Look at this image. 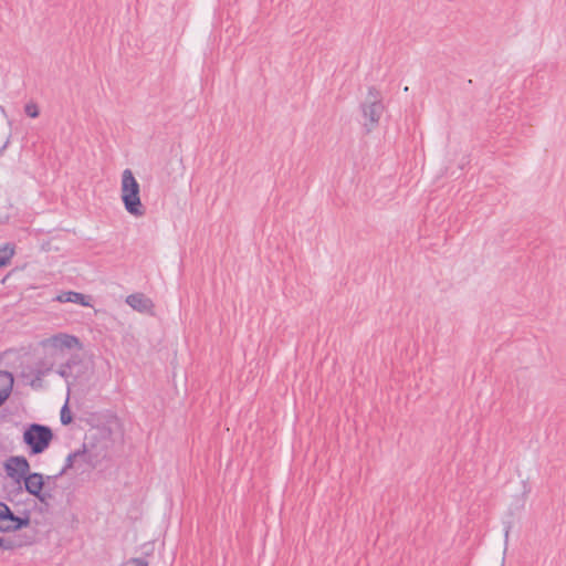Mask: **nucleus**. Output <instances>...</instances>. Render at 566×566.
I'll use <instances>...</instances> for the list:
<instances>
[{
    "mask_svg": "<svg viewBox=\"0 0 566 566\" xmlns=\"http://www.w3.org/2000/svg\"><path fill=\"white\" fill-rule=\"evenodd\" d=\"M78 451H84L85 455L80 457V469L83 468V464H87L91 468H95L98 463L97 455H94L92 450L87 448L86 443L82 446V449Z\"/></svg>",
    "mask_w": 566,
    "mask_h": 566,
    "instance_id": "11",
    "label": "nucleus"
},
{
    "mask_svg": "<svg viewBox=\"0 0 566 566\" xmlns=\"http://www.w3.org/2000/svg\"><path fill=\"white\" fill-rule=\"evenodd\" d=\"M45 479L51 480L52 476H44L41 473L30 472L22 481L24 482L25 491L36 497L41 503L49 504L53 495L44 490Z\"/></svg>",
    "mask_w": 566,
    "mask_h": 566,
    "instance_id": "4",
    "label": "nucleus"
},
{
    "mask_svg": "<svg viewBox=\"0 0 566 566\" xmlns=\"http://www.w3.org/2000/svg\"><path fill=\"white\" fill-rule=\"evenodd\" d=\"M14 545L11 541H6L4 538L0 537V548L10 551L13 549Z\"/></svg>",
    "mask_w": 566,
    "mask_h": 566,
    "instance_id": "19",
    "label": "nucleus"
},
{
    "mask_svg": "<svg viewBox=\"0 0 566 566\" xmlns=\"http://www.w3.org/2000/svg\"><path fill=\"white\" fill-rule=\"evenodd\" d=\"M360 111L364 117L363 126L367 133H370L378 126L385 111L382 96L376 87L370 86L368 88L367 97L360 104Z\"/></svg>",
    "mask_w": 566,
    "mask_h": 566,
    "instance_id": "2",
    "label": "nucleus"
},
{
    "mask_svg": "<svg viewBox=\"0 0 566 566\" xmlns=\"http://www.w3.org/2000/svg\"><path fill=\"white\" fill-rule=\"evenodd\" d=\"M24 112L28 116L36 118L40 114L39 107L35 103L31 102L24 106Z\"/></svg>",
    "mask_w": 566,
    "mask_h": 566,
    "instance_id": "15",
    "label": "nucleus"
},
{
    "mask_svg": "<svg viewBox=\"0 0 566 566\" xmlns=\"http://www.w3.org/2000/svg\"><path fill=\"white\" fill-rule=\"evenodd\" d=\"M61 422L63 424H69L72 422V416L67 405H64L61 409Z\"/></svg>",
    "mask_w": 566,
    "mask_h": 566,
    "instance_id": "16",
    "label": "nucleus"
},
{
    "mask_svg": "<svg viewBox=\"0 0 566 566\" xmlns=\"http://www.w3.org/2000/svg\"><path fill=\"white\" fill-rule=\"evenodd\" d=\"M43 344H50L53 348L60 350L82 347L81 342L76 336L64 333H60L50 337L49 339L43 342Z\"/></svg>",
    "mask_w": 566,
    "mask_h": 566,
    "instance_id": "6",
    "label": "nucleus"
},
{
    "mask_svg": "<svg viewBox=\"0 0 566 566\" xmlns=\"http://www.w3.org/2000/svg\"><path fill=\"white\" fill-rule=\"evenodd\" d=\"M85 455L84 451H74L66 458V462L59 475L65 474L70 469H80V457Z\"/></svg>",
    "mask_w": 566,
    "mask_h": 566,
    "instance_id": "10",
    "label": "nucleus"
},
{
    "mask_svg": "<svg viewBox=\"0 0 566 566\" xmlns=\"http://www.w3.org/2000/svg\"><path fill=\"white\" fill-rule=\"evenodd\" d=\"M8 398H9L8 392L6 394L3 390L0 391V406H2Z\"/></svg>",
    "mask_w": 566,
    "mask_h": 566,
    "instance_id": "22",
    "label": "nucleus"
},
{
    "mask_svg": "<svg viewBox=\"0 0 566 566\" xmlns=\"http://www.w3.org/2000/svg\"><path fill=\"white\" fill-rule=\"evenodd\" d=\"M126 303L134 310L147 313L153 307V302L149 297L145 296L143 293L130 294L126 297Z\"/></svg>",
    "mask_w": 566,
    "mask_h": 566,
    "instance_id": "7",
    "label": "nucleus"
},
{
    "mask_svg": "<svg viewBox=\"0 0 566 566\" xmlns=\"http://www.w3.org/2000/svg\"><path fill=\"white\" fill-rule=\"evenodd\" d=\"M53 439V432L48 426L32 423L23 433V442L30 448L31 454L44 452Z\"/></svg>",
    "mask_w": 566,
    "mask_h": 566,
    "instance_id": "3",
    "label": "nucleus"
},
{
    "mask_svg": "<svg viewBox=\"0 0 566 566\" xmlns=\"http://www.w3.org/2000/svg\"><path fill=\"white\" fill-rule=\"evenodd\" d=\"M14 513L4 503L0 502V532H9Z\"/></svg>",
    "mask_w": 566,
    "mask_h": 566,
    "instance_id": "9",
    "label": "nucleus"
},
{
    "mask_svg": "<svg viewBox=\"0 0 566 566\" xmlns=\"http://www.w3.org/2000/svg\"><path fill=\"white\" fill-rule=\"evenodd\" d=\"M13 387V376L9 371L0 370V391H4L10 396Z\"/></svg>",
    "mask_w": 566,
    "mask_h": 566,
    "instance_id": "12",
    "label": "nucleus"
},
{
    "mask_svg": "<svg viewBox=\"0 0 566 566\" xmlns=\"http://www.w3.org/2000/svg\"><path fill=\"white\" fill-rule=\"evenodd\" d=\"M14 255V245L7 243L0 247V268L9 264L10 260Z\"/></svg>",
    "mask_w": 566,
    "mask_h": 566,
    "instance_id": "13",
    "label": "nucleus"
},
{
    "mask_svg": "<svg viewBox=\"0 0 566 566\" xmlns=\"http://www.w3.org/2000/svg\"><path fill=\"white\" fill-rule=\"evenodd\" d=\"M140 187L130 169L122 174L120 197L126 211L135 217H143L146 209L140 201Z\"/></svg>",
    "mask_w": 566,
    "mask_h": 566,
    "instance_id": "1",
    "label": "nucleus"
},
{
    "mask_svg": "<svg viewBox=\"0 0 566 566\" xmlns=\"http://www.w3.org/2000/svg\"><path fill=\"white\" fill-rule=\"evenodd\" d=\"M30 524L29 517H20L17 515H13L12 522L9 527V532H14L18 530H21L22 527H27Z\"/></svg>",
    "mask_w": 566,
    "mask_h": 566,
    "instance_id": "14",
    "label": "nucleus"
},
{
    "mask_svg": "<svg viewBox=\"0 0 566 566\" xmlns=\"http://www.w3.org/2000/svg\"><path fill=\"white\" fill-rule=\"evenodd\" d=\"M124 566H148V563L143 558H130Z\"/></svg>",
    "mask_w": 566,
    "mask_h": 566,
    "instance_id": "17",
    "label": "nucleus"
},
{
    "mask_svg": "<svg viewBox=\"0 0 566 566\" xmlns=\"http://www.w3.org/2000/svg\"><path fill=\"white\" fill-rule=\"evenodd\" d=\"M70 367H71L70 363H67V364H65V365H62V366L60 367V369L57 370V374H59L61 377H63V378L67 379V378L70 377V375H71V374H70V370H69V369H70Z\"/></svg>",
    "mask_w": 566,
    "mask_h": 566,
    "instance_id": "18",
    "label": "nucleus"
},
{
    "mask_svg": "<svg viewBox=\"0 0 566 566\" xmlns=\"http://www.w3.org/2000/svg\"><path fill=\"white\" fill-rule=\"evenodd\" d=\"M32 388H41L42 386V377L35 375V377L30 382Z\"/></svg>",
    "mask_w": 566,
    "mask_h": 566,
    "instance_id": "21",
    "label": "nucleus"
},
{
    "mask_svg": "<svg viewBox=\"0 0 566 566\" xmlns=\"http://www.w3.org/2000/svg\"><path fill=\"white\" fill-rule=\"evenodd\" d=\"M4 469L7 475L18 483L30 473V464L28 460L21 455L10 457L4 463Z\"/></svg>",
    "mask_w": 566,
    "mask_h": 566,
    "instance_id": "5",
    "label": "nucleus"
},
{
    "mask_svg": "<svg viewBox=\"0 0 566 566\" xmlns=\"http://www.w3.org/2000/svg\"><path fill=\"white\" fill-rule=\"evenodd\" d=\"M51 368H52L51 366L45 367V368L38 367L35 370V375L43 378L51 370Z\"/></svg>",
    "mask_w": 566,
    "mask_h": 566,
    "instance_id": "20",
    "label": "nucleus"
},
{
    "mask_svg": "<svg viewBox=\"0 0 566 566\" xmlns=\"http://www.w3.org/2000/svg\"><path fill=\"white\" fill-rule=\"evenodd\" d=\"M57 302L60 303H77V304H81L83 306H88L90 305V302L86 301V296L82 293H78V292H73V291H67V292H62L61 294H59L55 298Z\"/></svg>",
    "mask_w": 566,
    "mask_h": 566,
    "instance_id": "8",
    "label": "nucleus"
}]
</instances>
